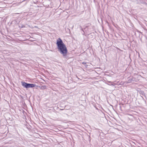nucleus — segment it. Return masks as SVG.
Returning a JSON list of instances; mask_svg holds the SVG:
<instances>
[{
	"label": "nucleus",
	"instance_id": "1",
	"mask_svg": "<svg viewBox=\"0 0 147 147\" xmlns=\"http://www.w3.org/2000/svg\"><path fill=\"white\" fill-rule=\"evenodd\" d=\"M56 44L57 48L61 54L65 56L67 53V48L61 39L59 38L57 40Z\"/></svg>",
	"mask_w": 147,
	"mask_h": 147
},
{
	"label": "nucleus",
	"instance_id": "2",
	"mask_svg": "<svg viewBox=\"0 0 147 147\" xmlns=\"http://www.w3.org/2000/svg\"><path fill=\"white\" fill-rule=\"evenodd\" d=\"M22 85L26 88H33L35 86V85L32 84H28L25 82H22Z\"/></svg>",
	"mask_w": 147,
	"mask_h": 147
}]
</instances>
